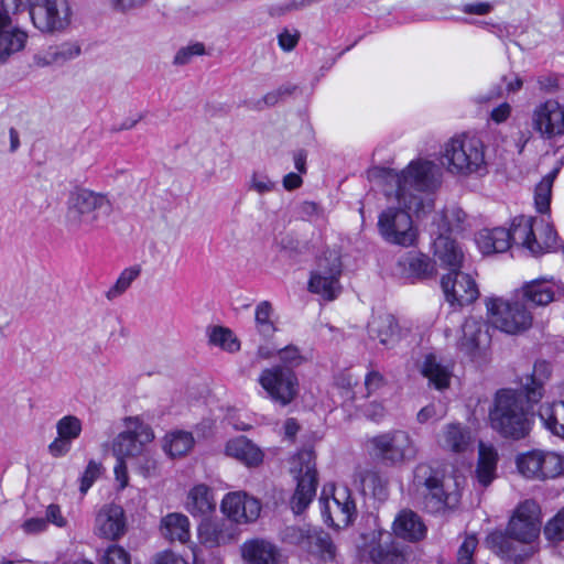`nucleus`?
Here are the masks:
<instances>
[{"mask_svg": "<svg viewBox=\"0 0 564 564\" xmlns=\"http://www.w3.org/2000/svg\"><path fill=\"white\" fill-rule=\"evenodd\" d=\"M544 534L551 542L564 541V508L546 523Z\"/></svg>", "mask_w": 564, "mask_h": 564, "instance_id": "51", "label": "nucleus"}, {"mask_svg": "<svg viewBox=\"0 0 564 564\" xmlns=\"http://www.w3.org/2000/svg\"><path fill=\"white\" fill-rule=\"evenodd\" d=\"M194 438L191 433L184 431L172 432L164 437V452L175 458L183 456L193 447Z\"/></svg>", "mask_w": 564, "mask_h": 564, "instance_id": "41", "label": "nucleus"}, {"mask_svg": "<svg viewBox=\"0 0 564 564\" xmlns=\"http://www.w3.org/2000/svg\"><path fill=\"white\" fill-rule=\"evenodd\" d=\"M213 340L214 346H218L227 352L234 354L240 350V340L229 328L214 326Z\"/></svg>", "mask_w": 564, "mask_h": 564, "instance_id": "46", "label": "nucleus"}, {"mask_svg": "<svg viewBox=\"0 0 564 564\" xmlns=\"http://www.w3.org/2000/svg\"><path fill=\"white\" fill-rule=\"evenodd\" d=\"M134 464L137 470L144 477H152L156 475L158 471V460L151 454L148 447L142 451V454H139L134 458Z\"/></svg>", "mask_w": 564, "mask_h": 564, "instance_id": "50", "label": "nucleus"}, {"mask_svg": "<svg viewBox=\"0 0 564 564\" xmlns=\"http://www.w3.org/2000/svg\"><path fill=\"white\" fill-rule=\"evenodd\" d=\"M539 417L549 432L564 438V401L543 403L539 409Z\"/></svg>", "mask_w": 564, "mask_h": 564, "instance_id": "35", "label": "nucleus"}, {"mask_svg": "<svg viewBox=\"0 0 564 564\" xmlns=\"http://www.w3.org/2000/svg\"><path fill=\"white\" fill-rule=\"evenodd\" d=\"M421 373L429 379L435 389L444 390L449 387L453 371L436 355L427 354L422 361Z\"/></svg>", "mask_w": 564, "mask_h": 564, "instance_id": "26", "label": "nucleus"}, {"mask_svg": "<svg viewBox=\"0 0 564 564\" xmlns=\"http://www.w3.org/2000/svg\"><path fill=\"white\" fill-rule=\"evenodd\" d=\"M31 4V0H0V21H8V18L19 12L30 11Z\"/></svg>", "mask_w": 564, "mask_h": 564, "instance_id": "53", "label": "nucleus"}, {"mask_svg": "<svg viewBox=\"0 0 564 564\" xmlns=\"http://www.w3.org/2000/svg\"><path fill=\"white\" fill-rule=\"evenodd\" d=\"M357 554L373 564H403L405 556L389 533L371 531L356 541Z\"/></svg>", "mask_w": 564, "mask_h": 564, "instance_id": "10", "label": "nucleus"}, {"mask_svg": "<svg viewBox=\"0 0 564 564\" xmlns=\"http://www.w3.org/2000/svg\"><path fill=\"white\" fill-rule=\"evenodd\" d=\"M242 556L248 564H278L276 547L264 540H251L243 543Z\"/></svg>", "mask_w": 564, "mask_h": 564, "instance_id": "31", "label": "nucleus"}, {"mask_svg": "<svg viewBox=\"0 0 564 564\" xmlns=\"http://www.w3.org/2000/svg\"><path fill=\"white\" fill-rule=\"evenodd\" d=\"M308 542L306 551L318 554L324 561L334 560L336 546L327 532L313 527Z\"/></svg>", "mask_w": 564, "mask_h": 564, "instance_id": "40", "label": "nucleus"}, {"mask_svg": "<svg viewBox=\"0 0 564 564\" xmlns=\"http://www.w3.org/2000/svg\"><path fill=\"white\" fill-rule=\"evenodd\" d=\"M435 165L430 161H413L401 173L388 172V180L397 185L398 207L389 206L378 217V230L389 243L411 247L417 239L410 212L421 217L434 207L433 191L437 186Z\"/></svg>", "mask_w": 564, "mask_h": 564, "instance_id": "1", "label": "nucleus"}, {"mask_svg": "<svg viewBox=\"0 0 564 564\" xmlns=\"http://www.w3.org/2000/svg\"><path fill=\"white\" fill-rule=\"evenodd\" d=\"M465 213L460 208L446 209L441 219L444 223V234H452L463 229V221L465 220Z\"/></svg>", "mask_w": 564, "mask_h": 564, "instance_id": "49", "label": "nucleus"}, {"mask_svg": "<svg viewBox=\"0 0 564 564\" xmlns=\"http://www.w3.org/2000/svg\"><path fill=\"white\" fill-rule=\"evenodd\" d=\"M441 164L453 176H481L487 173L486 145L476 135H454L443 145Z\"/></svg>", "mask_w": 564, "mask_h": 564, "instance_id": "4", "label": "nucleus"}, {"mask_svg": "<svg viewBox=\"0 0 564 564\" xmlns=\"http://www.w3.org/2000/svg\"><path fill=\"white\" fill-rule=\"evenodd\" d=\"M278 355L280 360L284 364V368H292L300 366L304 358L301 355L299 348L293 345H289L282 349L278 350Z\"/></svg>", "mask_w": 564, "mask_h": 564, "instance_id": "57", "label": "nucleus"}, {"mask_svg": "<svg viewBox=\"0 0 564 564\" xmlns=\"http://www.w3.org/2000/svg\"><path fill=\"white\" fill-rule=\"evenodd\" d=\"M153 564H187L186 561L171 551L159 553Z\"/></svg>", "mask_w": 564, "mask_h": 564, "instance_id": "64", "label": "nucleus"}, {"mask_svg": "<svg viewBox=\"0 0 564 564\" xmlns=\"http://www.w3.org/2000/svg\"><path fill=\"white\" fill-rule=\"evenodd\" d=\"M101 471V463H98L94 459L88 462L86 469L80 478L79 490L82 494H86L89 490L93 484L100 477Z\"/></svg>", "mask_w": 564, "mask_h": 564, "instance_id": "54", "label": "nucleus"}, {"mask_svg": "<svg viewBox=\"0 0 564 564\" xmlns=\"http://www.w3.org/2000/svg\"><path fill=\"white\" fill-rule=\"evenodd\" d=\"M275 183L272 182L268 175L262 173H253L250 182V189L259 194H265L273 191Z\"/></svg>", "mask_w": 564, "mask_h": 564, "instance_id": "59", "label": "nucleus"}, {"mask_svg": "<svg viewBox=\"0 0 564 564\" xmlns=\"http://www.w3.org/2000/svg\"><path fill=\"white\" fill-rule=\"evenodd\" d=\"M221 511L232 522L249 523L256 521L260 516L261 503L245 491H235L224 497Z\"/></svg>", "mask_w": 564, "mask_h": 564, "instance_id": "19", "label": "nucleus"}, {"mask_svg": "<svg viewBox=\"0 0 564 564\" xmlns=\"http://www.w3.org/2000/svg\"><path fill=\"white\" fill-rule=\"evenodd\" d=\"M551 365L545 360L534 364L530 373L518 377L520 390L510 388L496 392L489 409V423L505 438H524L531 430L524 404H536L544 395V384L551 377Z\"/></svg>", "mask_w": 564, "mask_h": 564, "instance_id": "2", "label": "nucleus"}, {"mask_svg": "<svg viewBox=\"0 0 564 564\" xmlns=\"http://www.w3.org/2000/svg\"><path fill=\"white\" fill-rule=\"evenodd\" d=\"M478 540L475 535H467L458 549L456 564H474V553Z\"/></svg>", "mask_w": 564, "mask_h": 564, "instance_id": "55", "label": "nucleus"}, {"mask_svg": "<svg viewBox=\"0 0 564 564\" xmlns=\"http://www.w3.org/2000/svg\"><path fill=\"white\" fill-rule=\"evenodd\" d=\"M29 13L33 25L43 33L63 31L70 23L67 0H34Z\"/></svg>", "mask_w": 564, "mask_h": 564, "instance_id": "14", "label": "nucleus"}, {"mask_svg": "<svg viewBox=\"0 0 564 564\" xmlns=\"http://www.w3.org/2000/svg\"><path fill=\"white\" fill-rule=\"evenodd\" d=\"M532 128L543 139L564 133V107L554 99L539 104L532 111Z\"/></svg>", "mask_w": 564, "mask_h": 564, "instance_id": "17", "label": "nucleus"}, {"mask_svg": "<svg viewBox=\"0 0 564 564\" xmlns=\"http://www.w3.org/2000/svg\"><path fill=\"white\" fill-rule=\"evenodd\" d=\"M557 173L558 169H554L547 173L535 187L534 203L539 213H546L550 209L552 186Z\"/></svg>", "mask_w": 564, "mask_h": 564, "instance_id": "42", "label": "nucleus"}, {"mask_svg": "<svg viewBox=\"0 0 564 564\" xmlns=\"http://www.w3.org/2000/svg\"><path fill=\"white\" fill-rule=\"evenodd\" d=\"M80 53L82 48L77 42H63L59 45L50 46L43 56H36L35 59L39 66L63 65L78 57Z\"/></svg>", "mask_w": 564, "mask_h": 564, "instance_id": "34", "label": "nucleus"}, {"mask_svg": "<svg viewBox=\"0 0 564 564\" xmlns=\"http://www.w3.org/2000/svg\"><path fill=\"white\" fill-rule=\"evenodd\" d=\"M340 275L341 261L335 252H329L317 260L316 268L311 273L308 291L326 301H333L341 292Z\"/></svg>", "mask_w": 564, "mask_h": 564, "instance_id": "13", "label": "nucleus"}, {"mask_svg": "<svg viewBox=\"0 0 564 564\" xmlns=\"http://www.w3.org/2000/svg\"><path fill=\"white\" fill-rule=\"evenodd\" d=\"M369 454L388 465H400L415 458L417 448L405 431L394 430L367 441Z\"/></svg>", "mask_w": 564, "mask_h": 564, "instance_id": "7", "label": "nucleus"}, {"mask_svg": "<svg viewBox=\"0 0 564 564\" xmlns=\"http://www.w3.org/2000/svg\"><path fill=\"white\" fill-rule=\"evenodd\" d=\"M295 90V86H281L276 90L270 91L258 100L256 108L263 109L276 105L284 96L291 95Z\"/></svg>", "mask_w": 564, "mask_h": 564, "instance_id": "56", "label": "nucleus"}, {"mask_svg": "<svg viewBox=\"0 0 564 564\" xmlns=\"http://www.w3.org/2000/svg\"><path fill=\"white\" fill-rule=\"evenodd\" d=\"M278 40L280 47L285 52H290L297 45L300 33L299 31L291 32L289 30H284L279 34Z\"/></svg>", "mask_w": 564, "mask_h": 564, "instance_id": "60", "label": "nucleus"}, {"mask_svg": "<svg viewBox=\"0 0 564 564\" xmlns=\"http://www.w3.org/2000/svg\"><path fill=\"white\" fill-rule=\"evenodd\" d=\"M112 213V203L104 193L85 187L73 188L65 202V226L68 230H94Z\"/></svg>", "mask_w": 564, "mask_h": 564, "instance_id": "5", "label": "nucleus"}, {"mask_svg": "<svg viewBox=\"0 0 564 564\" xmlns=\"http://www.w3.org/2000/svg\"><path fill=\"white\" fill-rule=\"evenodd\" d=\"M481 327L479 319L468 317L460 328L462 335L457 341V349L473 359L479 355L480 338L484 337Z\"/></svg>", "mask_w": 564, "mask_h": 564, "instance_id": "27", "label": "nucleus"}, {"mask_svg": "<svg viewBox=\"0 0 564 564\" xmlns=\"http://www.w3.org/2000/svg\"><path fill=\"white\" fill-rule=\"evenodd\" d=\"M441 481H443V477L437 469H434L429 464L421 463L416 465L413 470V479L410 484L409 490L414 497H416Z\"/></svg>", "mask_w": 564, "mask_h": 564, "instance_id": "36", "label": "nucleus"}, {"mask_svg": "<svg viewBox=\"0 0 564 564\" xmlns=\"http://www.w3.org/2000/svg\"><path fill=\"white\" fill-rule=\"evenodd\" d=\"M415 498L422 500L425 508L432 513L445 511L453 506L452 496L445 492L443 481L432 486L424 494H420Z\"/></svg>", "mask_w": 564, "mask_h": 564, "instance_id": "39", "label": "nucleus"}, {"mask_svg": "<svg viewBox=\"0 0 564 564\" xmlns=\"http://www.w3.org/2000/svg\"><path fill=\"white\" fill-rule=\"evenodd\" d=\"M364 414L367 419L379 422L384 417L386 409L379 402H370L369 404L365 405Z\"/></svg>", "mask_w": 564, "mask_h": 564, "instance_id": "63", "label": "nucleus"}, {"mask_svg": "<svg viewBox=\"0 0 564 564\" xmlns=\"http://www.w3.org/2000/svg\"><path fill=\"white\" fill-rule=\"evenodd\" d=\"M313 527L310 524L289 525L281 532L282 540L289 544L299 545L306 550Z\"/></svg>", "mask_w": 564, "mask_h": 564, "instance_id": "45", "label": "nucleus"}, {"mask_svg": "<svg viewBox=\"0 0 564 564\" xmlns=\"http://www.w3.org/2000/svg\"><path fill=\"white\" fill-rule=\"evenodd\" d=\"M498 462L497 448L491 444L479 442L475 476L480 486L488 487L497 477Z\"/></svg>", "mask_w": 564, "mask_h": 564, "instance_id": "23", "label": "nucleus"}, {"mask_svg": "<svg viewBox=\"0 0 564 564\" xmlns=\"http://www.w3.org/2000/svg\"><path fill=\"white\" fill-rule=\"evenodd\" d=\"M47 523H53L58 528H64L67 524L66 519L63 517L58 505H50L46 509V517L44 518Z\"/></svg>", "mask_w": 564, "mask_h": 564, "instance_id": "62", "label": "nucleus"}, {"mask_svg": "<svg viewBox=\"0 0 564 564\" xmlns=\"http://www.w3.org/2000/svg\"><path fill=\"white\" fill-rule=\"evenodd\" d=\"M226 455L249 467L258 466L263 459L260 448L245 436L230 440L226 445Z\"/></svg>", "mask_w": 564, "mask_h": 564, "instance_id": "25", "label": "nucleus"}, {"mask_svg": "<svg viewBox=\"0 0 564 564\" xmlns=\"http://www.w3.org/2000/svg\"><path fill=\"white\" fill-rule=\"evenodd\" d=\"M518 471L528 479L555 478L564 473V458L555 452L533 449L516 458Z\"/></svg>", "mask_w": 564, "mask_h": 564, "instance_id": "11", "label": "nucleus"}, {"mask_svg": "<svg viewBox=\"0 0 564 564\" xmlns=\"http://www.w3.org/2000/svg\"><path fill=\"white\" fill-rule=\"evenodd\" d=\"M99 564H131V558L123 547L112 544L106 549Z\"/></svg>", "mask_w": 564, "mask_h": 564, "instance_id": "52", "label": "nucleus"}, {"mask_svg": "<svg viewBox=\"0 0 564 564\" xmlns=\"http://www.w3.org/2000/svg\"><path fill=\"white\" fill-rule=\"evenodd\" d=\"M207 54L206 46L202 42H192L177 50L173 57L174 66H185L194 61L197 56Z\"/></svg>", "mask_w": 564, "mask_h": 564, "instance_id": "47", "label": "nucleus"}, {"mask_svg": "<svg viewBox=\"0 0 564 564\" xmlns=\"http://www.w3.org/2000/svg\"><path fill=\"white\" fill-rule=\"evenodd\" d=\"M393 531L402 539L417 541L425 535L426 528L415 512L403 510L393 522Z\"/></svg>", "mask_w": 564, "mask_h": 564, "instance_id": "30", "label": "nucleus"}, {"mask_svg": "<svg viewBox=\"0 0 564 564\" xmlns=\"http://www.w3.org/2000/svg\"><path fill=\"white\" fill-rule=\"evenodd\" d=\"M141 267L132 265L124 269L118 276L116 283L106 292V297L112 301L122 295L132 284V282L140 275Z\"/></svg>", "mask_w": 564, "mask_h": 564, "instance_id": "44", "label": "nucleus"}, {"mask_svg": "<svg viewBox=\"0 0 564 564\" xmlns=\"http://www.w3.org/2000/svg\"><path fill=\"white\" fill-rule=\"evenodd\" d=\"M555 283L553 280L535 279L522 288V299L533 306H545L554 301Z\"/></svg>", "mask_w": 564, "mask_h": 564, "instance_id": "28", "label": "nucleus"}, {"mask_svg": "<svg viewBox=\"0 0 564 564\" xmlns=\"http://www.w3.org/2000/svg\"><path fill=\"white\" fill-rule=\"evenodd\" d=\"M446 301L452 305L465 306L474 303L480 295L475 279L460 270H451L441 279Z\"/></svg>", "mask_w": 564, "mask_h": 564, "instance_id": "16", "label": "nucleus"}, {"mask_svg": "<svg viewBox=\"0 0 564 564\" xmlns=\"http://www.w3.org/2000/svg\"><path fill=\"white\" fill-rule=\"evenodd\" d=\"M292 473L297 486L290 506L295 514L302 513L312 502L317 488V470L313 449H302L292 458Z\"/></svg>", "mask_w": 564, "mask_h": 564, "instance_id": "9", "label": "nucleus"}, {"mask_svg": "<svg viewBox=\"0 0 564 564\" xmlns=\"http://www.w3.org/2000/svg\"><path fill=\"white\" fill-rule=\"evenodd\" d=\"M402 272L411 278H427L432 274L433 265L423 254L408 253L398 261Z\"/></svg>", "mask_w": 564, "mask_h": 564, "instance_id": "38", "label": "nucleus"}, {"mask_svg": "<svg viewBox=\"0 0 564 564\" xmlns=\"http://www.w3.org/2000/svg\"><path fill=\"white\" fill-rule=\"evenodd\" d=\"M160 531L162 536L170 542L178 541L186 543L191 536L189 520L183 513H167L161 519Z\"/></svg>", "mask_w": 564, "mask_h": 564, "instance_id": "29", "label": "nucleus"}, {"mask_svg": "<svg viewBox=\"0 0 564 564\" xmlns=\"http://www.w3.org/2000/svg\"><path fill=\"white\" fill-rule=\"evenodd\" d=\"M321 512L329 525L340 529L349 525L356 516V506L346 488L336 489L332 498H321Z\"/></svg>", "mask_w": 564, "mask_h": 564, "instance_id": "18", "label": "nucleus"}, {"mask_svg": "<svg viewBox=\"0 0 564 564\" xmlns=\"http://www.w3.org/2000/svg\"><path fill=\"white\" fill-rule=\"evenodd\" d=\"M540 530V507L533 500H525L516 509L506 533H490L486 545L500 557L519 563L532 555L530 544L538 539Z\"/></svg>", "mask_w": 564, "mask_h": 564, "instance_id": "3", "label": "nucleus"}, {"mask_svg": "<svg viewBox=\"0 0 564 564\" xmlns=\"http://www.w3.org/2000/svg\"><path fill=\"white\" fill-rule=\"evenodd\" d=\"M272 314L273 307L269 301H262L256 307L254 319L257 329L264 337L272 336L276 330Z\"/></svg>", "mask_w": 564, "mask_h": 564, "instance_id": "43", "label": "nucleus"}, {"mask_svg": "<svg viewBox=\"0 0 564 564\" xmlns=\"http://www.w3.org/2000/svg\"><path fill=\"white\" fill-rule=\"evenodd\" d=\"M477 246L482 253L505 252L510 248V235L505 228H485L476 238Z\"/></svg>", "mask_w": 564, "mask_h": 564, "instance_id": "32", "label": "nucleus"}, {"mask_svg": "<svg viewBox=\"0 0 564 564\" xmlns=\"http://www.w3.org/2000/svg\"><path fill=\"white\" fill-rule=\"evenodd\" d=\"M438 445L452 453H464L471 444L470 432L458 423H451L444 426L440 436Z\"/></svg>", "mask_w": 564, "mask_h": 564, "instance_id": "24", "label": "nucleus"}, {"mask_svg": "<svg viewBox=\"0 0 564 564\" xmlns=\"http://www.w3.org/2000/svg\"><path fill=\"white\" fill-rule=\"evenodd\" d=\"M152 429L138 417L130 419L127 431L121 432L113 441L112 452L117 458L134 459L152 442Z\"/></svg>", "mask_w": 564, "mask_h": 564, "instance_id": "15", "label": "nucleus"}, {"mask_svg": "<svg viewBox=\"0 0 564 564\" xmlns=\"http://www.w3.org/2000/svg\"><path fill=\"white\" fill-rule=\"evenodd\" d=\"M369 333L384 346H393L400 338V328L393 315L384 314L369 323Z\"/></svg>", "mask_w": 564, "mask_h": 564, "instance_id": "33", "label": "nucleus"}, {"mask_svg": "<svg viewBox=\"0 0 564 564\" xmlns=\"http://www.w3.org/2000/svg\"><path fill=\"white\" fill-rule=\"evenodd\" d=\"M72 443L61 436L57 437L48 445V452L53 457L65 456L70 451Z\"/></svg>", "mask_w": 564, "mask_h": 564, "instance_id": "61", "label": "nucleus"}, {"mask_svg": "<svg viewBox=\"0 0 564 564\" xmlns=\"http://www.w3.org/2000/svg\"><path fill=\"white\" fill-rule=\"evenodd\" d=\"M187 510L194 517H203L204 521H208L212 511V495L206 485L195 486L187 496Z\"/></svg>", "mask_w": 564, "mask_h": 564, "instance_id": "37", "label": "nucleus"}, {"mask_svg": "<svg viewBox=\"0 0 564 564\" xmlns=\"http://www.w3.org/2000/svg\"><path fill=\"white\" fill-rule=\"evenodd\" d=\"M508 231L510 242L522 246L534 257L556 248L557 235L544 219L520 215L514 217L511 229Z\"/></svg>", "mask_w": 564, "mask_h": 564, "instance_id": "6", "label": "nucleus"}, {"mask_svg": "<svg viewBox=\"0 0 564 564\" xmlns=\"http://www.w3.org/2000/svg\"><path fill=\"white\" fill-rule=\"evenodd\" d=\"M97 533L109 540H118L127 530V522L122 507L105 505L96 516Z\"/></svg>", "mask_w": 564, "mask_h": 564, "instance_id": "20", "label": "nucleus"}, {"mask_svg": "<svg viewBox=\"0 0 564 564\" xmlns=\"http://www.w3.org/2000/svg\"><path fill=\"white\" fill-rule=\"evenodd\" d=\"M435 262L443 268L451 270H460L464 261V253L448 235L438 232L434 240Z\"/></svg>", "mask_w": 564, "mask_h": 564, "instance_id": "21", "label": "nucleus"}, {"mask_svg": "<svg viewBox=\"0 0 564 564\" xmlns=\"http://www.w3.org/2000/svg\"><path fill=\"white\" fill-rule=\"evenodd\" d=\"M258 383L268 398L282 406L290 404L299 393L296 375L282 366L263 369L259 375Z\"/></svg>", "mask_w": 564, "mask_h": 564, "instance_id": "12", "label": "nucleus"}, {"mask_svg": "<svg viewBox=\"0 0 564 564\" xmlns=\"http://www.w3.org/2000/svg\"><path fill=\"white\" fill-rule=\"evenodd\" d=\"M28 34L12 25V18L0 21V65L6 64L11 55L24 48Z\"/></svg>", "mask_w": 564, "mask_h": 564, "instance_id": "22", "label": "nucleus"}, {"mask_svg": "<svg viewBox=\"0 0 564 564\" xmlns=\"http://www.w3.org/2000/svg\"><path fill=\"white\" fill-rule=\"evenodd\" d=\"M57 435L69 441L76 440L82 432V421L75 415H66L56 423Z\"/></svg>", "mask_w": 564, "mask_h": 564, "instance_id": "48", "label": "nucleus"}, {"mask_svg": "<svg viewBox=\"0 0 564 564\" xmlns=\"http://www.w3.org/2000/svg\"><path fill=\"white\" fill-rule=\"evenodd\" d=\"M386 384V378L378 370H370L365 377V387L368 395L378 392Z\"/></svg>", "mask_w": 564, "mask_h": 564, "instance_id": "58", "label": "nucleus"}, {"mask_svg": "<svg viewBox=\"0 0 564 564\" xmlns=\"http://www.w3.org/2000/svg\"><path fill=\"white\" fill-rule=\"evenodd\" d=\"M490 323L507 334H518L532 325V315L520 300L508 301L498 296L485 299Z\"/></svg>", "mask_w": 564, "mask_h": 564, "instance_id": "8", "label": "nucleus"}]
</instances>
